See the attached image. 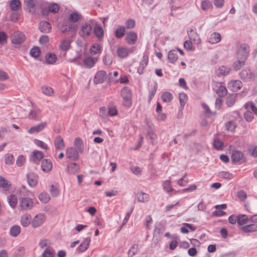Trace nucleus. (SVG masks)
Returning <instances> with one entry per match:
<instances>
[{"instance_id":"62","label":"nucleus","mask_w":257,"mask_h":257,"mask_svg":"<svg viewBox=\"0 0 257 257\" xmlns=\"http://www.w3.org/2000/svg\"><path fill=\"white\" fill-rule=\"evenodd\" d=\"M41 90L42 92L47 95H51L53 93V89L49 86H42L41 87Z\"/></svg>"},{"instance_id":"41","label":"nucleus","mask_w":257,"mask_h":257,"mask_svg":"<svg viewBox=\"0 0 257 257\" xmlns=\"http://www.w3.org/2000/svg\"><path fill=\"white\" fill-rule=\"evenodd\" d=\"M8 201L12 208H15L18 203L17 197L16 195H11L8 197Z\"/></svg>"},{"instance_id":"14","label":"nucleus","mask_w":257,"mask_h":257,"mask_svg":"<svg viewBox=\"0 0 257 257\" xmlns=\"http://www.w3.org/2000/svg\"><path fill=\"white\" fill-rule=\"evenodd\" d=\"M46 125V122H41L36 125L31 127L28 130V133L30 134L39 133L45 128Z\"/></svg>"},{"instance_id":"56","label":"nucleus","mask_w":257,"mask_h":257,"mask_svg":"<svg viewBox=\"0 0 257 257\" xmlns=\"http://www.w3.org/2000/svg\"><path fill=\"white\" fill-rule=\"evenodd\" d=\"M244 106L246 109H251L254 114H257V107L254 103L251 102H248L244 104Z\"/></svg>"},{"instance_id":"54","label":"nucleus","mask_w":257,"mask_h":257,"mask_svg":"<svg viewBox=\"0 0 257 257\" xmlns=\"http://www.w3.org/2000/svg\"><path fill=\"white\" fill-rule=\"evenodd\" d=\"M163 187L164 190L168 193L171 192L174 190L172 187L171 181L170 180L165 181L163 183Z\"/></svg>"},{"instance_id":"39","label":"nucleus","mask_w":257,"mask_h":257,"mask_svg":"<svg viewBox=\"0 0 257 257\" xmlns=\"http://www.w3.org/2000/svg\"><path fill=\"white\" fill-rule=\"evenodd\" d=\"M168 58L170 63H174L178 59V55L176 50H172L169 52Z\"/></svg>"},{"instance_id":"64","label":"nucleus","mask_w":257,"mask_h":257,"mask_svg":"<svg viewBox=\"0 0 257 257\" xmlns=\"http://www.w3.org/2000/svg\"><path fill=\"white\" fill-rule=\"evenodd\" d=\"M243 116L245 119L248 122L251 121L254 118L252 112L247 110L244 113Z\"/></svg>"},{"instance_id":"11","label":"nucleus","mask_w":257,"mask_h":257,"mask_svg":"<svg viewBox=\"0 0 257 257\" xmlns=\"http://www.w3.org/2000/svg\"><path fill=\"white\" fill-rule=\"evenodd\" d=\"M106 78V73L103 70L98 71L94 78V82L96 84L103 83Z\"/></svg>"},{"instance_id":"43","label":"nucleus","mask_w":257,"mask_h":257,"mask_svg":"<svg viewBox=\"0 0 257 257\" xmlns=\"http://www.w3.org/2000/svg\"><path fill=\"white\" fill-rule=\"evenodd\" d=\"M5 163L7 165H12L15 162V158L14 156L11 154H6L4 156Z\"/></svg>"},{"instance_id":"38","label":"nucleus","mask_w":257,"mask_h":257,"mask_svg":"<svg viewBox=\"0 0 257 257\" xmlns=\"http://www.w3.org/2000/svg\"><path fill=\"white\" fill-rule=\"evenodd\" d=\"M21 228L20 226L15 225L12 226L10 230V234L13 237L17 236L21 232Z\"/></svg>"},{"instance_id":"30","label":"nucleus","mask_w":257,"mask_h":257,"mask_svg":"<svg viewBox=\"0 0 257 257\" xmlns=\"http://www.w3.org/2000/svg\"><path fill=\"white\" fill-rule=\"evenodd\" d=\"M102 49L100 45L98 44L95 43L93 44L90 48V53L91 55H100L101 53Z\"/></svg>"},{"instance_id":"2","label":"nucleus","mask_w":257,"mask_h":257,"mask_svg":"<svg viewBox=\"0 0 257 257\" xmlns=\"http://www.w3.org/2000/svg\"><path fill=\"white\" fill-rule=\"evenodd\" d=\"M121 95L123 99V106L126 107H130L132 104L131 89L127 87H123L121 90Z\"/></svg>"},{"instance_id":"5","label":"nucleus","mask_w":257,"mask_h":257,"mask_svg":"<svg viewBox=\"0 0 257 257\" xmlns=\"http://www.w3.org/2000/svg\"><path fill=\"white\" fill-rule=\"evenodd\" d=\"M249 48L246 44H242L240 46L237 54V58L246 60L248 55Z\"/></svg>"},{"instance_id":"49","label":"nucleus","mask_w":257,"mask_h":257,"mask_svg":"<svg viewBox=\"0 0 257 257\" xmlns=\"http://www.w3.org/2000/svg\"><path fill=\"white\" fill-rule=\"evenodd\" d=\"M180 105L182 108H184L188 100V96L185 93H180L179 95Z\"/></svg>"},{"instance_id":"44","label":"nucleus","mask_w":257,"mask_h":257,"mask_svg":"<svg viewBox=\"0 0 257 257\" xmlns=\"http://www.w3.org/2000/svg\"><path fill=\"white\" fill-rule=\"evenodd\" d=\"M48 2L43 0V6L41 7H39L38 9H40L41 14L44 16H47L50 13L48 6Z\"/></svg>"},{"instance_id":"8","label":"nucleus","mask_w":257,"mask_h":257,"mask_svg":"<svg viewBox=\"0 0 257 257\" xmlns=\"http://www.w3.org/2000/svg\"><path fill=\"white\" fill-rule=\"evenodd\" d=\"M240 78L245 81H253L255 75L249 70H243L239 73Z\"/></svg>"},{"instance_id":"22","label":"nucleus","mask_w":257,"mask_h":257,"mask_svg":"<svg viewBox=\"0 0 257 257\" xmlns=\"http://www.w3.org/2000/svg\"><path fill=\"white\" fill-rule=\"evenodd\" d=\"M41 168L43 172L45 173L49 172L52 168V163L49 159H44L41 163Z\"/></svg>"},{"instance_id":"19","label":"nucleus","mask_w":257,"mask_h":257,"mask_svg":"<svg viewBox=\"0 0 257 257\" xmlns=\"http://www.w3.org/2000/svg\"><path fill=\"white\" fill-rule=\"evenodd\" d=\"M188 34L190 39L192 41L194 44L198 45L200 43V38L196 30L191 29L188 31Z\"/></svg>"},{"instance_id":"12","label":"nucleus","mask_w":257,"mask_h":257,"mask_svg":"<svg viewBox=\"0 0 257 257\" xmlns=\"http://www.w3.org/2000/svg\"><path fill=\"white\" fill-rule=\"evenodd\" d=\"M242 86V82L239 80H231L228 83V87L233 91H237L240 89Z\"/></svg>"},{"instance_id":"48","label":"nucleus","mask_w":257,"mask_h":257,"mask_svg":"<svg viewBox=\"0 0 257 257\" xmlns=\"http://www.w3.org/2000/svg\"><path fill=\"white\" fill-rule=\"evenodd\" d=\"M47 7L49 8L50 12L53 14L57 13L60 9L59 5L56 3H52L49 5L48 4Z\"/></svg>"},{"instance_id":"1","label":"nucleus","mask_w":257,"mask_h":257,"mask_svg":"<svg viewBox=\"0 0 257 257\" xmlns=\"http://www.w3.org/2000/svg\"><path fill=\"white\" fill-rule=\"evenodd\" d=\"M12 44L15 48H20V46L25 41L26 36L25 34L20 31H16L11 36Z\"/></svg>"},{"instance_id":"55","label":"nucleus","mask_w":257,"mask_h":257,"mask_svg":"<svg viewBox=\"0 0 257 257\" xmlns=\"http://www.w3.org/2000/svg\"><path fill=\"white\" fill-rule=\"evenodd\" d=\"M230 68L225 66H221L218 68V72L221 75L225 76L229 74Z\"/></svg>"},{"instance_id":"61","label":"nucleus","mask_w":257,"mask_h":257,"mask_svg":"<svg viewBox=\"0 0 257 257\" xmlns=\"http://www.w3.org/2000/svg\"><path fill=\"white\" fill-rule=\"evenodd\" d=\"M212 7L211 3L208 0H204L201 3V8L204 11H207Z\"/></svg>"},{"instance_id":"35","label":"nucleus","mask_w":257,"mask_h":257,"mask_svg":"<svg viewBox=\"0 0 257 257\" xmlns=\"http://www.w3.org/2000/svg\"><path fill=\"white\" fill-rule=\"evenodd\" d=\"M57 56L54 53H48L45 56V61L48 64H53L57 60Z\"/></svg>"},{"instance_id":"45","label":"nucleus","mask_w":257,"mask_h":257,"mask_svg":"<svg viewBox=\"0 0 257 257\" xmlns=\"http://www.w3.org/2000/svg\"><path fill=\"white\" fill-rule=\"evenodd\" d=\"M81 18V15L77 12L72 13L69 15V20L72 23H76Z\"/></svg>"},{"instance_id":"3","label":"nucleus","mask_w":257,"mask_h":257,"mask_svg":"<svg viewBox=\"0 0 257 257\" xmlns=\"http://www.w3.org/2000/svg\"><path fill=\"white\" fill-rule=\"evenodd\" d=\"M43 0H24V4L29 12H35L39 7L43 6Z\"/></svg>"},{"instance_id":"42","label":"nucleus","mask_w":257,"mask_h":257,"mask_svg":"<svg viewBox=\"0 0 257 257\" xmlns=\"http://www.w3.org/2000/svg\"><path fill=\"white\" fill-rule=\"evenodd\" d=\"M215 92L219 97H223L227 94V90L225 86L219 85L215 90Z\"/></svg>"},{"instance_id":"40","label":"nucleus","mask_w":257,"mask_h":257,"mask_svg":"<svg viewBox=\"0 0 257 257\" xmlns=\"http://www.w3.org/2000/svg\"><path fill=\"white\" fill-rule=\"evenodd\" d=\"M11 186V184L9 182L4 178L0 177V188H2L4 191H8L9 190Z\"/></svg>"},{"instance_id":"34","label":"nucleus","mask_w":257,"mask_h":257,"mask_svg":"<svg viewBox=\"0 0 257 257\" xmlns=\"http://www.w3.org/2000/svg\"><path fill=\"white\" fill-rule=\"evenodd\" d=\"M250 221L249 218L245 214H240L237 216V224L243 225Z\"/></svg>"},{"instance_id":"6","label":"nucleus","mask_w":257,"mask_h":257,"mask_svg":"<svg viewBox=\"0 0 257 257\" xmlns=\"http://www.w3.org/2000/svg\"><path fill=\"white\" fill-rule=\"evenodd\" d=\"M45 219L46 217L44 214L39 213L32 219L31 225L34 228L38 227L43 224Z\"/></svg>"},{"instance_id":"26","label":"nucleus","mask_w":257,"mask_h":257,"mask_svg":"<svg viewBox=\"0 0 257 257\" xmlns=\"http://www.w3.org/2000/svg\"><path fill=\"white\" fill-rule=\"evenodd\" d=\"M221 39V35L217 32L212 33L209 38L208 42L212 44H215L219 43Z\"/></svg>"},{"instance_id":"15","label":"nucleus","mask_w":257,"mask_h":257,"mask_svg":"<svg viewBox=\"0 0 257 257\" xmlns=\"http://www.w3.org/2000/svg\"><path fill=\"white\" fill-rule=\"evenodd\" d=\"M98 60V58L97 57L88 56L84 59L83 63L86 67L90 68L95 65Z\"/></svg>"},{"instance_id":"28","label":"nucleus","mask_w":257,"mask_h":257,"mask_svg":"<svg viewBox=\"0 0 257 257\" xmlns=\"http://www.w3.org/2000/svg\"><path fill=\"white\" fill-rule=\"evenodd\" d=\"M21 225L24 227H27L31 224L32 217L30 214H25L22 215L21 218Z\"/></svg>"},{"instance_id":"60","label":"nucleus","mask_w":257,"mask_h":257,"mask_svg":"<svg viewBox=\"0 0 257 257\" xmlns=\"http://www.w3.org/2000/svg\"><path fill=\"white\" fill-rule=\"evenodd\" d=\"M136 22L134 20L130 19L125 23V28L127 29H133L135 27Z\"/></svg>"},{"instance_id":"4","label":"nucleus","mask_w":257,"mask_h":257,"mask_svg":"<svg viewBox=\"0 0 257 257\" xmlns=\"http://www.w3.org/2000/svg\"><path fill=\"white\" fill-rule=\"evenodd\" d=\"M94 22V20L91 19L89 23L86 22L82 24L79 32V34L81 37L85 38L91 35L92 30L91 24H93Z\"/></svg>"},{"instance_id":"31","label":"nucleus","mask_w":257,"mask_h":257,"mask_svg":"<svg viewBox=\"0 0 257 257\" xmlns=\"http://www.w3.org/2000/svg\"><path fill=\"white\" fill-rule=\"evenodd\" d=\"M241 230L245 233H249L257 230V225L254 224L243 226L241 227Z\"/></svg>"},{"instance_id":"59","label":"nucleus","mask_w":257,"mask_h":257,"mask_svg":"<svg viewBox=\"0 0 257 257\" xmlns=\"http://www.w3.org/2000/svg\"><path fill=\"white\" fill-rule=\"evenodd\" d=\"M138 245L134 244L130 248L128 251V256L129 257H132L135 255L138 251Z\"/></svg>"},{"instance_id":"33","label":"nucleus","mask_w":257,"mask_h":257,"mask_svg":"<svg viewBox=\"0 0 257 257\" xmlns=\"http://www.w3.org/2000/svg\"><path fill=\"white\" fill-rule=\"evenodd\" d=\"M243 155L242 153L239 151H233L231 155V159L233 162H238L243 158Z\"/></svg>"},{"instance_id":"58","label":"nucleus","mask_w":257,"mask_h":257,"mask_svg":"<svg viewBox=\"0 0 257 257\" xmlns=\"http://www.w3.org/2000/svg\"><path fill=\"white\" fill-rule=\"evenodd\" d=\"M41 53L40 49L38 47H33L30 51V54L31 56L35 58H38Z\"/></svg>"},{"instance_id":"29","label":"nucleus","mask_w":257,"mask_h":257,"mask_svg":"<svg viewBox=\"0 0 257 257\" xmlns=\"http://www.w3.org/2000/svg\"><path fill=\"white\" fill-rule=\"evenodd\" d=\"M136 198L138 202L144 203L149 201V195L143 192H139L136 194Z\"/></svg>"},{"instance_id":"21","label":"nucleus","mask_w":257,"mask_h":257,"mask_svg":"<svg viewBox=\"0 0 257 257\" xmlns=\"http://www.w3.org/2000/svg\"><path fill=\"white\" fill-rule=\"evenodd\" d=\"M74 148L76 149L79 153L81 154L83 152L84 144L81 139L79 137L75 138L74 141Z\"/></svg>"},{"instance_id":"9","label":"nucleus","mask_w":257,"mask_h":257,"mask_svg":"<svg viewBox=\"0 0 257 257\" xmlns=\"http://www.w3.org/2000/svg\"><path fill=\"white\" fill-rule=\"evenodd\" d=\"M20 206L22 209L27 210L32 209L33 207V200L28 197L22 198L20 200Z\"/></svg>"},{"instance_id":"46","label":"nucleus","mask_w":257,"mask_h":257,"mask_svg":"<svg viewBox=\"0 0 257 257\" xmlns=\"http://www.w3.org/2000/svg\"><path fill=\"white\" fill-rule=\"evenodd\" d=\"M236 98V94L233 93L229 94L226 98V103L228 107L232 106L235 103Z\"/></svg>"},{"instance_id":"32","label":"nucleus","mask_w":257,"mask_h":257,"mask_svg":"<svg viewBox=\"0 0 257 257\" xmlns=\"http://www.w3.org/2000/svg\"><path fill=\"white\" fill-rule=\"evenodd\" d=\"M22 6L20 0H11L10 2V7L12 11L14 12L17 11Z\"/></svg>"},{"instance_id":"63","label":"nucleus","mask_w":257,"mask_h":257,"mask_svg":"<svg viewBox=\"0 0 257 257\" xmlns=\"http://www.w3.org/2000/svg\"><path fill=\"white\" fill-rule=\"evenodd\" d=\"M219 176L223 179H231L233 178V175L231 173L226 171H221L219 173Z\"/></svg>"},{"instance_id":"18","label":"nucleus","mask_w":257,"mask_h":257,"mask_svg":"<svg viewBox=\"0 0 257 257\" xmlns=\"http://www.w3.org/2000/svg\"><path fill=\"white\" fill-rule=\"evenodd\" d=\"M138 38L137 34L133 31L129 32L126 34L125 40L129 45L134 44Z\"/></svg>"},{"instance_id":"37","label":"nucleus","mask_w":257,"mask_h":257,"mask_svg":"<svg viewBox=\"0 0 257 257\" xmlns=\"http://www.w3.org/2000/svg\"><path fill=\"white\" fill-rule=\"evenodd\" d=\"M148 63V58L145 56L143 57V59L141 62L139 67L138 68V72L140 74L144 73V70L147 67Z\"/></svg>"},{"instance_id":"16","label":"nucleus","mask_w":257,"mask_h":257,"mask_svg":"<svg viewBox=\"0 0 257 257\" xmlns=\"http://www.w3.org/2000/svg\"><path fill=\"white\" fill-rule=\"evenodd\" d=\"M39 29L42 33H48L51 30V25L47 21H41L39 25Z\"/></svg>"},{"instance_id":"51","label":"nucleus","mask_w":257,"mask_h":257,"mask_svg":"<svg viewBox=\"0 0 257 257\" xmlns=\"http://www.w3.org/2000/svg\"><path fill=\"white\" fill-rule=\"evenodd\" d=\"M70 46V41L68 40H64L61 41L60 48L61 50L66 51L68 50Z\"/></svg>"},{"instance_id":"7","label":"nucleus","mask_w":257,"mask_h":257,"mask_svg":"<svg viewBox=\"0 0 257 257\" xmlns=\"http://www.w3.org/2000/svg\"><path fill=\"white\" fill-rule=\"evenodd\" d=\"M79 154L76 149L72 147H68L66 150V158L72 161H77L79 159Z\"/></svg>"},{"instance_id":"27","label":"nucleus","mask_w":257,"mask_h":257,"mask_svg":"<svg viewBox=\"0 0 257 257\" xmlns=\"http://www.w3.org/2000/svg\"><path fill=\"white\" fill-rule=\"evenodd\" d=\"M125 33V28L124 26L118 25L117 26L114 31L115 37L117 39L122 38Z\"/></svg>"},{"instance_id":"13","label":"nucleus","mask_w":257,"mask_h":257,"mask_svg":"<svg viewBox=\"0 0 257 257\" xmlns=\"http://www.w3.org/2000/svg\"><path fill=\"white\" fill-rule=\"evenodd\" d=\"M44 154L42 152L35 150L33 152L32 155L30 158V161L35 163L38 164L44 158Z\"/></svg>"},{"instance_id":"36","label":"nucleus","mask_w":257,"mask_h":257,"mask_svg":"<svg viewBox=\"0 0 257 257\" xmlns=\"http://www.w3.org/2000/svg\"><path fill=\"white\" fill-rule=\"evenodd\" d=\"M161 97L162 100L165 102H171L174 98L173 94L169 91L163 92Z\"/></svg>"},{"instance_id":"25","label":"nucleus","mask_w":257,"mask_h":257,"mask_svg":"<svg viewBox=\"0 0 257 257\" xmlns=\"http://www.w3.org/2000/svg\"><path fill=\"white\" fill-rule=\"evenodd\" d=\"M91 241V239L90 237H86L85 238L82 243L79 245V246L77 247V250L79 252H83L87 249L90 242Z\"/></svg>"},{"instance_id":"10","label":"nucleus","mask_w":257,"mask_h":257,"mask_svg":"<svg viewBox=\"0 0 257 257\" xmlns=\"http://www.w3.org/2000/svg\"><path fill=\"white\" fill-rule=\"evenodd\" d=\"M132 52V51L125 47H119L116 50L117 56L122 59L127 57L128 54Z\"/></svg>"},{"instance_id":"23","label":"nucleus","mask_w":257,"mask_h":257,"mask_svg":"<svg viewBox=\"0 0 257 257\" xmlns=\"http://www.w3.org/2000/svg\"><path fill=\"white\" fill-rule=\"evenodd\" d=\"M38 177L33 173H29L27 175V181L31 187L35 186L38 183Z\"/></svg>"},{"instance_id":"24","label":"nucleus","mask_w":257,"mask_h":257,"mask_svg":"<svg viewBox=\"0 0 257 257\" xmlns=\"http://www.w3.org/2000/svg\"><path fill=\"white\" fill-rule=\"evenodd\" d=\"M41 110L37 107H34L29 112L28 117L30 119L39 120L41 118Z\"/></svg>"},{"instance_id":"17","label":"nucleus","mask_w":257,"mask_h":257,"mask_svg":"<svg viewBox=\"0 0 257 257\" xmlns=\"http://www.w3.org/2000/svg\"><path fill=\"white\" fill-rule=\"evenodd\" d=\"M54 144L55 149L57 150H63L65 148L64 140L60 136H57L55 138Z\"/></svg>"},{"instance_id":"20","label":"nucleus","mask_w":257,"mask_h":257,"mask_svg":"<svg viewBox=\"0 0 257 257\" xmlns=\"http://www.w3.org/2000/svg\"><path fill=\"white\" fill-rule=\"evenodd\" d=\"M79 165L76 163H70L68 164L67 172L69 174L74 175L79 171Z\"/></svg>"},{"instance_id":"50","label":"nucleus","mask_w":257,"mask_h":257,"mask_svg":"<svg viewBox=\"0 0 257 257\" xmlns=\"http://www.w3.org/2000/svg\"><path fill=\"white\" fill-rule=\"evenodd\" d=\"M245 60L238 59L233 64V68L235 70H240L245 64Z\"/></svg>"},{"instance_id":"53","label":"nucleus","mask_w":257,"mask_h":257,"mask_svg":"<svg viewBox=\"0 0 257 257\" xmlns=\"http://www.w3.org/2000/svg\"><path fill=\"white\" fill-rule=\"evenodd\" d=\"M213 146L215 149L217 150H222L223 149L224 145L223 142L219 139H215L213 141Z\"/></svg>"},{"instance_id":"47","label":"nucleus","mask_w":257,"mask_h":257,"mask_svg":"<svg viewBox=\"0 0 257 257\" xmlns=\"http://www.w3.org/2000/svg\"><path fill=\"white\" fill-rule=\"evenodd\" d=\"M94 33L95 36L99 39L103 37L104 31L102 28L100 26H96L94 29Z\"/></svg>"},{"instance_id":"57","label":"nucleus","mask_w":257,"mask_h":257,"mask_svg":"<svg viewBox=\"0 0 257 257\" xmlns=\"http://www.w3.org/2000/svg\"><path fill=\"white\" fill-rule=\"evenodd\" d=\"M225 127L228 131L232 132H233L236 127V124L234 121L231 120L226 123Z\"/></svg>"},{"instance_id":"52","label":"nucleus","mask_w":257,"mask_h":257,"mask_svg":"<svg viewBox=\"0 0 257 257\" xmlns=\"http://www.w3.org/2000/svg\"><path fill=\"white\" fill-rule=\"evenodd\" d=\"M39 199L41 202L46 203L50 200V197L48 193L44 192L39 195Z\"/></svg>"}]
</instances>
